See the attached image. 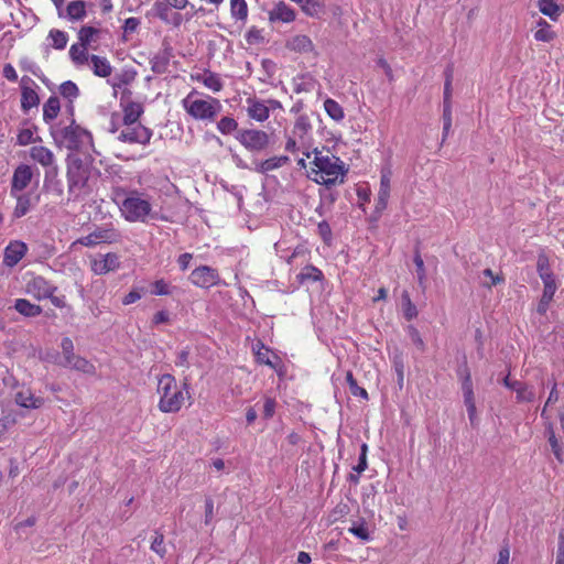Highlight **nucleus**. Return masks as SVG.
I'll return each mask as SVG.
<instances>
[{
	"mask_svg": "<svg viewBox=\"0 0 564 564\" xmlns=\"http://www.w3.org/2000/svg\"><path fill=\"white\" fill-rule=\"evenodd\" d=\"M236 139L250 152H262L270 144L269 134L258 129L238 130Z\"/></svg>",
	"mask_w": 564,
	"mask_h": 564,
	"instance_id": "obj_7",
	"label": "nucleus"
},
{
	"mask_svg": "<svg viewBox=\"0 0 564 564\" xmlns=\"http://www.w3.org/2000/svg\"><path fill=\"white\" fill-rule=\"evenodd\" d=\"M536 270L539 272L540 278L542 281L554 279L553 273L550 271L549 267V260L545 256H539L538 263H536Z\"/></svg>",
	"mask_w": 564,
	"mask_h": 564,
	"instance_id": "obj_45",
	"label": "nucleus"
},
{
	"mask_svg": "<svg viewBox=\"0 0 564 564\" xmlns=\"http://www.w3.org/2000/svg\"><path fill=\"white\" fill-rule=\"evenodd\" d=\"M204 84L206 87L214 91H219L223 88V84L217 74L207 73L204 77Z\"/></svg>",
	"mask_w": 564,
	"mask_h": 564,
	"instance_id": "obj_54",
	"label": "nucleus"
},
{
	"mask_svg": "<svg viewBox=\"0 0 564 564\" xmlns=\"http://www.w3.org/2000/svg\"><path fill=\"white\" fill-rule=\"evenodd\" d=\"M452 128V105H445L443 108V135L442 144L445 142Z\"/></svg>",
	"mask_w": 564,
	"mask_h": 564,
	"instance_id": "obj_46",
	"label": "nucleus"
},
{
	"mask_svg": "<svg viewBox=\"0 0 564 564\" xmlns=\"http://www.w3.org/2000/svg\"><path fill=\"white\" fill-rule=\"evenodd\" d=\"M14 399L20 406L26 409H39L44 403L42 398L34 397L29 389L17 392Z\"/></svg>",
	"mask_w": 564,
	"mask_h": 564,
	"instance_id": "obj_21",
	"label": "nucleus"
},
{
	"mask_svg": "<svg viewBox=\"0 0 564 564\" xmlns=\"http://www.w3.org/2000/svg\"><path fill=\"white\" fill-rule=\"evenodd\" d=\"M99 33V30L94 26L84 25L80 28L78 32V40L80 46L87 47L90 45L91 42H94L96 39V35Z\"/></svg>",
	"mask_w": 564,
	"mask_h": 564,
	"instance_id": "obj_34",
	"label": "nucleus"
},
{
	"mask_svg": "<svg viewBox=\"0 0 564 564\" xmlns=\"http://www.w3.org/2000/svg\"><path fill=\"white\" fill-rule=\"evenodd\" d=\"M33 178V170L30 165L20 164L13 172L11 181V195L15 196L17 193L25 189Z\"/></svg>",
	"mask_w": 564,
	"mask_h": 564,
	"instance_id": "obj_11",
	"label": "nucleus"
},
{
	"mask_svg": "<svg viewBox=\"0 0 564 564\" xmlns=\"http://www.w3.org/2000/svg\"><path fill=\"white\" fill-rule=\"evenodd\" d=\"M30 156L44 167L51 169L52 166H56L54 164L55 156L53 152L43 145L32 147L30 150Z\"/></svg>",
	"mask_w": 564,
	"mask_h": 564,
	"instance_id": "obj_17",
	"label": "nucleus"
},
{
	"mask_svg": "<svg viewBox=\"0 0 564 564\" xmlns=\"http://www.w3.org/2000/svg\"><path fill=\"white\" fill-rule=\"evenodd\" d=\"M167 59L164 57L155 56L152 59V70L156 74H161L166 69Z\"/></svg>",
	"mask_w": 564,
	"mask_h": 564,
	"instance_id": "obj_63",
	"label": "nucleus"
},
{
	"mask_svg": "<svg viewBox=\"0 0 564 564\" xmlns=\"http://www.w3.org/2000/svg\"><path fill=\"white\" fill-rule=\"evenodd\" d=\"M230 12L232 18L245 21L248 17L246 0H230Z\"/></svg>",
	"mask_w": 564,
	"mask_h": 564,
	"instance_id": "obj_36",
	"label": "nucleus"
},
{
	"mask_svg": "<svg viewBox=\"0 0 564 564\" xmlns=\"http://www.w3.org/2000/svg\"><path fill=\"white\" fill-rule=\"evenodd\" d=\"M314 167L307 173L308 178L317 184L332 187L336 184H343L347 174L345 163L329 150L314 149Z\"/></svg>",
	"mask_w": 564,
	"mask_h": 564,
	"instance_id": "obj_1",
	"label": "nucleus"
},
{
	"mask_svg": "<svg viewBox=\"0 0 564 564\" xmlns=\"http://www.w3.org/2000/svg\"><path fill=\"white\" fill-rule=\"evenodd\" d=\"M69 56L75 64L84 65L90 61L87 47L80 46L79 43L73 44L69 50Z\"/></svg>",
	"mask_w": 564,
	"mask_h": 564,
	"instance_id": "obj_31",
	"label": "nucleus"
},
{
	"mask_svg": "<svg viewBox=\"0 0 564 564\" xmlns=\"http://www.w3.org/2000/svg\"><path fill=\"white\" fill-rule=\"evenodd\" d=\"M61 110L59 99L56 96H51L43 105V120L48 123L56 119Z\"/></svg>",
	"mask_w": 564,
	"mask_h": 564,
	"instance_id": "obj_27",
	"label": "nucleus"
},
{
	"mask_svg": "<svg viewBox=\"0 0 564 564\" xmlns=\"http://www.w3.org/2000/svg\"><path fill=\"white\" fill-rule=\"evenodd\" d=\"M90 63L93 65V73L98 77H108L112 73V66L106 57L98 55H90Z\"/></svg>",
	"mask_w": 564,
	"mask_h": 564,
	"instance_id": "obj_22",
	"label": "nucleus"
},
{
	"mask_svg": "<svg viewBox=\"0 0 564 564\" xmlns=\"http://www.w3.org/2000/svg\"><path fill=\"white\" fill-rule=\"evenodd\" d=\"M43 191L58 199L61 204L64 203V185L62 180L58 177L57 166H52L45 171Z\"/></svg>",
	"mask_w": 564,
	"mask_h": 564,
	"instance_id": "obj_9",
	"label": "nucleus"
},
{
	"mask_svg": "<svg viewBox=\"0 0 564 564\" xmlns=\"http://www.w3.org/2000/svg\"><path fill=\"white\" fill-rule=\"evenodd\" d=\"M64 367L75 369V370L82 371L84 373H93L95 371V367L91 362H89L85 358L77 356V355L68 364V366H64Z\"/></svg>",
	"mask_w": 564,
	"mask_h": 564,
	"instance_id": "obj_37",
	"label": "nucleus"
},
{
	"mask_svg": "<svg viewBox=\"0 0 564 564\" xmlns=\"http://www.w3.org/2000/svg\"><path fill=\"white\" fill-rule=\"evenodd\" d=\"M120 212L124 219L130 223H145L148 217L158 218V213L152 212L150 200L138 191H131L121 202Z\"/></svg>",
	"mask_w": 564,
	"mask_h": 564,
	"instance_id": "obj_4",
	"label": "nucleus"
},
{
	"mask_svg": "<svg viewBox=\"0 0 564 564\" xmlns=\"http://www.w3.org/2000/svg\"><path fill=\"white\" fill-rule=\"evenodd\" d=\"M288 162H289V158L285 155L273 156V158H270V159H267V160L260 162V164L257 166L256 170L259 173H267L269 171H273L275 169L281 167L282 165H284Z\"/></svg>",
	"mask_w": 564,
	"mask_h": 564,
	"instance_id": "obj_29",
	"label": "nucleus"
},
{
	"mask_svg": "<svg viewBox=\"0 0 564 564\" xmlns=\"http://www.w3.org/2000/svg\"><path fill=\"white\" fill-rule=\"evenodd\" d=\"M217 128L218 130L223 133V134H229L231 132H234L235 130H237L238 128V123L237 121L231 118V117H223L218 123H217Z\"/></svg>",
	"mask_w": 564,
	"mask_h": 564,
	"instance_id": "obj_49",
	"label": "nucleus"
},
{
	"mask_svg": "<svg viewBox=\"0 0 564 564\" xmlns=\"http://www.w3.org/2000/svg\"><path fill=\"white\" fill-rule=\"evenodd\" d=\"M40 104L39 95L34 89L23 86L21 91V108L24 112H28L31 108L36 107Z\"/></svg>",
	"mask_w": 564,
	"mask_h": 564,
	"instance_id": "obj_28",
	"label": "nucleus"
},
{
	"mask_svg": "<svg viewBox=\"0 0 564 564\" xmlns=\"http://www.w3.org/2000/svg\"><path fill=\"white\" fill-rule=\"evenodd\" d=\"M544 289L542 297L538 304L536 311L539 314L543 315L546 313L551 301L553 300L554 293L556 291L555 279H549L543 281Z\"/></svg>",
	"mask_w": 564,
	"mask_h": 564,
	"instance_id": "obj_19",
	"label": "nucleus"
},
{
	"mask_svg": "<svg viewBox=\"0 0 564 564\" xmlns=\"http://www.w3.org/2000/svg\"><path fill=\"white\" fill-rule=\"evenodd\" d=\"M256 356H257V361L259 364H263V365L270 366L271 368H275L274 362L270 358L269 349H264V351L258 350Z\"/></svg>",
	"mask_w": 564,
	"mask_h": 564,
	"instance_id": "obj_62",
	"label": "nucleus"
},
{
	"mask_svg": "<svg viewBox=\"0 0 564 564\" xmlns=\"http://www.w3.org/2000/svg\"><path fill=\"white\" fill-rule=\"evenodd\" d=\"M247 102V112L250 118L260 122L269 118V106H267L263 101L254 98H248Z\"/></svg>",
	"mask_w": 564,
	"mask_h": 564,
	"instance_id": "obj_18",
	"label": "nucleus"
},
{
	"mask_svg": "<svg viewBox=\"0 0 564 564\" xmlns=\"http://www.w3.org/2000/svg\"><path fill=\"white\" fill-rule=\"evenodd\" d=\"M484 276L489 278L490 282H482L481 285L488 289L497 284H501L505 282V278L502 274H495L491 269H485L482 271Z\"/></svg>",
	"mask_w": 564,
	"mask_h": 564,
	"instance_id": "obj_53",
	"label": "nucleus"
},
{
	"mask_svg": "<svg viewBox=\"0 0 564 564\" xmlns=\"http://www.w3.org/2000/svg\"><path fill=\"white\" fill-rule=\"evenodd\" d=\"M151 550L161 557H164L166 554V549L164 546V535L162 533L155 531V536L151 543Z\"/></svg>",
	"mask_w": 564,
	"mask_h": 564,
	"instance_id": "obj_52",
	"label": "nucleus"
},
{
	"mask_svg": "<svg viewBox=\"0 0 564 564\" xmlns=\"http://www.w3.org/2000/svg\"><path fill=\"white\" fill-rule=\"evenodd\" d=\"M402 300V307H403V315L406 321H412L417 316V310L416 306L412 303L410 299V294L408 291H404L401 296Z\"/></svg>",
	"mask_w": 564,
	"mask_h": 564,
	"instance_id": "obj_39",
	"label": "nucleus"
},
{
	"mask_svg": "<svg viewBox=\"0 0 564 564\" xmlns=\"http://www.w3.org/2000/svg\"><path fill=\"white\" fill-rule=\"evenodd\" d=\"M15 197H17V205L13 210V217L21 218L30 210L31 198H30V195H28V194L15 195Z\"/></svg>",
	"mask_w": 564,
	"mask_h": 564,
	"instance_id": "obj_35",
	"label": "nucleus"
},
{
	"mask_svg": "<svg viewBox=\"0 0 564 564\" xmlns=\"http://www.w3.org/2000/svg\"><path fill=\"white\" fill-rule=\"evenodd\" d=\"M390 182H391V170L383 169L381 171L380 188H379L378 193L390 195Z\"/></svg>",
	"mask_w": 564,
	"mask_h": 564,
	"instance_id": "obj_55",
	"label": "nucleus"
},
{
	"mask_svg": "<svg viewBox=\"0 0 564 564\" xmlns=\"http://www.w3.org/2000/svg\"><path fill=\"white\" fill-rule=\"evenodd\" d=\"M119 267V257L117 253L112 252L95 258L91 261V270L98 275L107 274L108 272L117 270Z\"/></svg>",
	"mask_w": 564,
	"mask_h": 564,
	"instance_id": "obj_12",
	"label": "nucleus"
},
{
	"mask_svg": "<svg viewBox=\"0 0 564 564\" xmlns=\"http://www.w3.org/2000/svg\"><path fill=\"white\" fill-rule=\"evenodd\" d=\"M51 134L58 147H64L72 151H80L93 144L91 133L76 124L74 120L67 126L58 124L53 127Z\"/></svg>",
	"mask_w": 564,
	"mask_h": 564,
	"instance_id": "obj_2",
	"label": "nucleus"
},
{
	"mask_svg": "<svg viewBox=\"0 0 564 564\" xmlns=\"http://www.w3.org/2000/svg\"><path fill=\"white\" fill-rule=\"evenodd\" d=\"M189 280L196 286L208 289L218 283L219 275L215 269L200 265L192 271Z\"/></svg>",
	"mask_w": 564,
	"mask_h": 564,
	"instance_id": "obj_10",
	"label": "nucleus"
},
{
	"mask_svg": "<svg viewBox=\"0 0 564 564\" xmlns=\"http://www.w3.org/2000/svg\"><path fill=\"white\" fill-rule=\"evenodd\" d=\"M90 172L85 163L76 158L67 161V196L65 202L77 200L84 193L88 184Z\"/></svg>",
	"mask_w": 564,
	"mask_h": 564,
	"instance_id": "obj_5",
	"label": "nucleus"
},
{
	"mask_svg": "<svg viewBox=\"0 0 564 564\" xmlns=\"http://www.w3.org/2000/svg\"><path fill=\"white\" fill-rule=\"evenodd\" d=\"M324 108H325V111L327 112V115L332 119H334L336 121H340L344 118L343 107L334 99H330V98L326 99L324 101Z\"/></svg>",
	"mask_w": 564,
	"mask_h": 564,
	"instance_id": "obj_38",
	"label": "nucleus"
},
{
	"mask_svg": "<svg viewBox=\"0 0 564 564\" xmlns=\"http://www.w3.org/2000/svg\"><path fill=\"white\" fill-rule=\"evenodd\" d=\"M408 334H409L411 341L417 347V349H420L421 351H424L425 344H424L419 330L414 326L410 325V326H408Z\"/></svg>",
	"mask_w": 564,
	"mask_h": 564,
	"instance_id": "obj_57",
	"label": "nucleus"
},
{
	"mask_svg": "<svg viewBox=\"0 0 564 564\" xmlns=\"http://www.w3.org/2000/svg\"><path fill=\"white\" fill-rule=\"evenodd\" d=\"M413 262L416 267L417 282L421 286H423L425 279H426V273H425L424 261L419 252H415Z\"/></svg>",
	"mask_w": 564,
	"mask_h": 564,
	"instance_id": "obj_51",
	"label": "nucleus"
},
{
	"mask_svg": "<svg viewBox=\"0 0 564 564\" xmlns=\"http://www.w3.org/2000/svg\"><path fill=\"white\" fill-rule=\"evenodd\" d=\"M118 140L124 143H139L145 145L152 138V130L141 123L121 126Z\"/></svg>",
	"mask_w": 564,
	"mask_h": 564,
	"instance_id": "obj_8",
	"label": "nucleus"
},
{
	"mask_svg": "<svg viewBox=\"0 0 564 564\" xmlns=\"http://www.w3.org/2000/svg\"><path fill=\"white\" fill-rule=\"evenodd\" d=\"M317 229H318V234L321 235L323 240L325 242H328L332 238V230H330V226L328 225V223L325 220L321 221L317 226Z\"/></svg>",
	"mask_w": 564,
	"mask_h": 564,
	"instance_id": "obj_64",
	"label": "nucleus"
},
{
	"mask_svg": "<svg viewBox=\"0 0 564 564\" xmlns=\"http://www.w3.org/2000/svg\"><path fill=\"white\" fill-rule=\"evenodd\" d=\"M135 78V72L123 70L121 74L116 76V83L112 84L113 88H121L124 85L131 84Z\"/></svg>",
	"mask_w": 564,
	"mask_h": 564,
	"instance_id": "obj_50",
	"label": "nucleus"
},
{
	"mask_svg": "<svg viewBox=\"0 0 564 564\" xmlns=\"http://www.w3.org/2000/svg\"><path fill=\"white\" fill-rule=\"evenodd\" d=\"M502 382L505 387L516 391L517 402H532L534 400L535 393L532 387L518 380H511L509 375L503 378Z\"/></svg>",
	"mask_w": 564,
	"mask_h": 564,
	"instance_id": "obj_13",
	"label": "nucleus"
},
{
	"mask_svg": "<svg viewBox=\"0 0 564 564\" xmlns=\"http://www.w3.org/2000/svg\"><path fill=\"white\" fill-rule=\"evenodd\" d=\"M86 3L83 0L70 1L66 8V17L70 21H83L86 17Z\"/></svg>",
	"mask_w": 564,
	"mask_h": 564,
	"instance_id": "obj_24",
	"label": "nucleus"
},
{
	"mask_svg": "<svg viewBox=\"0 0 564 564\" xmlns=\"http://www.w3.org/2000/svg\"><path fill=\"white\" fill-rule=\"evenodd\" d=\"M323 278V273L321 270L313 265H306L299 274L297 279L301 283L311 281L316 282Z\"/></svg>",
	"mask_w": 564,
	"mask_h": 564,
	"instance_id": "obj_33",
	"label": "nucleus"
},
{
	"mask_svg": "<svg viewBox=\"0 0 564 564\" xmlns=\"http://www.w3.org/2000/svg\"><path fill=\"white\" fill-rule=\"evenodd\" d=\"M48 37L53 41V47L56 50H63L66 47L68 36L64 31L51 30Z\"/></svg>",
	"mask_w": 564,
	"mask_h": 564,
	"instance_id": "obj_43",
	"label": "nucleus"
},
{
	"mask_svg": "<svg viewBox=\"0 0 564 564\" xmlns=\"http://www.w3.org/2000/svg\"><path fill=\"white\" fill-rule=\"evenodd\" d=\"M14 308L25 317H35L42 313L41 306L33 304L25 299H18L14 303Z\"/></svg>",
	"mask_w": 564,
	"mask_h": 564,
	"instance_id": "obj_26",
	"label": "nucleus"
},
{
	"mask_svg": "<svg viewBox=\"0 0 564 564\" xmlns=\"http://www.w3.org/2000/svg\"><path fill=\"white\" fill-rule=\"evenodd\" d=\"M367 452H368V446L366 443H364L360 447V455H359L358 464L354 467V470L357 471L358 474H361L368 467Z\"/></svg>",
	"mask_w": 564,
	"mask_h": 564,
	"instance_id": "obj_58",
	"label": "nucleus"
},
{
	"mask_svg": "<svg viewBox=\"0 0 564 564\" xmlns=\"http://www.w3.org/2000/svg\"><path fill=\"white\" fill-rule=\"evenodd\" d=\"M286 46L299 53L312 52L314 48L313 42L307 35H295L288 41Z\"/></svg>",
	"mask_w": 564,
	"mask_h": 564,
	"instance_id": "obj_23",
	"label": "nucleus"
},
{
	"mask_svg": "<svg viewBox=\"0 0 564 564\" xmlns=\"http://www.w3.org/2000/svg\"><path fill=\"white\" fill-rule=\"evenodd\" d=\"M28 291L37 299H46L54 294L56 288L50 284L44 278L35 276L28 283Z\"/></svg>",
	"mask_w": 564,
	"mask_h": 564,
	"instance_id": "obj_15",
	"label": "nucleus"
},
{
	"mask_svg": "<svg viewBox=\"0 0 564 564\" xmlns=\"http://www.w3.org/2000/svg\"><path fill=\"white\" fill-rule=\"evenodd\" d=\"M62 352H63V360L59 361L61 366H68V364L74 359L76 356L74 354V345L70 338L64 337L61 343Z\"/></svg>",
	"mask_w": 564,
	"mask_h": 564,
	"instance_id": "obj_41",
	"label": "nucleus"
},
{
	"mask_svg": "<svg viewBox=\"0 0 564 564\" xmlns=\"http://www.w3.org/2000/svg\"><path fill=\"white\" fill-rule=\"evenodd\" d=\"M346 382L348 383L349 390L352 395L360 397L366 400L368 399V392L364 388L358 386L357 380L354 378L350 371L346 373Z\"/></svg>",
	"mask_w": 564,
	"mask_h": 564,
	"instance_id": "obj_44",
	"label": "nucleus"
},
{
	"mask_svg": "<svg viewBox=\"0 0 564 564\" xmlns=\"http://www.w3.org/2000/svg\"><path fill=\"white\" fill-rule=\"evenodd\" d=\"M144 109L142 104L137 101H129L123 106V117L121 126L137 124L140 122Z\"/></svg>",
	"mask_w": 564,
	"mask_h": 564,
	"instance_id": "obj_16",
	"label": "nucleus"
},
{
	"mask_svg": "<svg viewBox=\"0 0 564 564\" xmlns=\"http://www.w3.org/2000/svg\"><path fill=\"white\" fill-rule=\"evenodd\" d=\"M538 8L541 13L553 21H556L563 12V9L555 2V0H538Z\"/></svg>",
	"mask_w": 564,
	"mask_h": 564,
	"instance_id": "obj_25",
	"label": "nucleus"
},
{
	"mask_svg": "<svg viewBox=\"0 0 564 564\" xmlns=\"http://www.w3.org/2000/svg\"><path fill=\"white\" fill-rule=\"evenodd\" d=\"M458 375H459V378L462 379V391L463 392H467V391L474 390L473 389L471 376H470V372H469V370H468V368L466 366H465V368L463 370L458 371Z\"/></svg>",
	"mask_w": 564,
	"mask_h": 564,
	"instance_id": "obj_59",
	"label": "nucleus"
},
{
	"mask_svg": "<svg viewBox=\"0 0 564 564\" xmlns=\"http://www.w3.org/2000/svg\"><path fill=\"white\" fill-rule=\"evenodd\" d=\"M319 196L323 204L333 205L338 197V193L332 191V187L325 186L319 189Z\"/></svg>",
	"mask_w": 564,
	"mask_h": 564,
	"instance_id": "obj_56",
	"label": "nucleus"
},
{
	"mask_svg": "<svg viewBox=\"0 0 564 564\" xmlns=\"http://www.w3.org/2000/svg\"><path fill=\"white\" fill-rule=\"evenodd\" d=\"M118 236L119 235L115 229L97 228L95 231H93V237L97 240L98 243H111L117 240Z\"/></svg>",
	"mask_w": 564,
	"mask_h": 564,
	"instance_id": "obj_40",
	"label": "nucleus"
},
{
	"mask_svg": "<svg viewBox=\"0 0 564 564\" xmlns=\"http://www.w3.org/2000/svg\"><path fill=\"white\" fill-rule=\"evenodd\" d=\"M197 93H189L183 100L182 105L186 112L196 120L213 121L221 110L218 99L209 97L208 99L195 98Z\"/></svg>",
	"mask_w": 564,
	"mask_h": 564,
	"instance_id": "obj_6",
	"label": "nucleus"
},
{
	"mask_svg": "<svg viewBox=\"0 0 564 564\" xmlns=\"http://www.w3.org/2000/svg\"><path fill=\"white\" fill-rule=\"evenodd\" d=\"M540 29L534 33L536 41L551 42L555 39L556 34L552 31L551 25L543 19L539 21Z\"/></svg>",
	"mask_w": 564,
	"mask_h": 564,
	"instance_id": "obj_32",
	"label": "nucleus"
},
{
	"mask_svg": "<svg viewBox=\"0 0 564 564\" xmlns=\"http://www.w3.org/2000/svg\"><path fill=\"white\" fill-rule=\"evenodd\" d=\"M452 80H453V67L448 66L445 70V84H444V102L443 105H452Z\"/></svg>",
	"mask_w": 564,
	"mask_h": 564,
	"instance_id": "obj_48",
	"label": "nucleus"
},
{
	"mask_svg": "<svg viewBox=\"0 0 564 564\" xmlns=\"http://www.w3.org/2000/svg\"><path fill=\"white\" fill-rule=\"evenodd\" d=\"M188 359H189V349H188V347H186V348L182 349L180 352H177L176 359H175V366L188 369L191 367Z\"/></svg>",
	"mask_w": 564,
	"mask_h": 564,
	"instance_id": "obj_60",
	"label": "nucleus"
},
{
	"mask_svg": "<svg viewBox=\"0 0 564 564\" xmlns=\"http://www.w3.org/2000/svg\"><path fill=\"white\" fill-rule=\"evenodd\" d=\"M271 22L281 21L284 23L292 22L295 19V12L284 2H279L269 13Z\"/></svg>",
	"mask_w": 564,
	"mask_h": 564,
	"instance_id": "obj_20",
	"label": "nucleus"
},
{
	"mask_svg": "<svg viewBox=\"0 0 564 564\" xmlns=\"http://www.w3.org/2000/svg\"><path fill=\"white\" fill-rule=\"evenodd\" d=\"M158 393L160 394L159 409L164 413H175L181 410L185 395L184 392L176 384L174 376L165 373L161 376L158 383Z\"/></svg>",
	"mask_w": 564,
	"mask_h": 564,
	"instance_id": "obj_3",
	"label": "nucleus"
},
{
	"mask_svg": "<svg viewBox=\"0 0 564 564\" xmlns=\"http://www.w3.org/2000/svg\"><path fill=\"white\" fill-rule=\"evenodd\" d=\"M59 94L68 100L69 109H73V101L79 96V89L77 85L72 80H66L59 85Z\"/></svg>",
	"mask_w": 564,
	"mask_h": 564,
	"instance_id": "obj_30",
	"label": "nucleus"
},
{
	"mask_svg": "<svg viewBox=\"0 0 564 564\" xmlns=\"http://www.w3.org/2000/svg\"><path fill=\"white\" fill-rule=\"evenodd\" d=\"M33 141V131L31 129H23L18 133L17 143L19 145H28Z\"/></svg>",
	"mask_w": 564,
	"mask_h": 564,
	"instance_id": "obj_61",
	"label": "nucleus"
},
{
	"mask_svg": "<svg viewBox=\"0 0 564 564\" xmlns=\"http://www.w3.org/2000/svg\"><path fill=\"white\" fill-rule=\"evenodd\" d=\"M349 532L362 541L370 540L369 529L364 520L359 523H354L352 527L349 528Z\"/></svg>",
	"mask_w": 564,
	"mask_h": 564,
	"instance_id": "obj_47",
	"label": "nucleus"
},
{
	"mask_svg": "<svg viewBox=\"0 0 564 564\" xmlns=\"http://www.w3.org/2000/svg\"><path fill=\"white\" fill-rule=\"evenodd\" d=\"M28 247L22 241H12L4 249L3 262L7 267H14L24 257Z\"/></svg>",
	"mask_w": 564,
	"mask_h": 564,
	"instance_id": "obj_14",
	"label": "nucleus"
},
{
	"mask_svg": "<svg viewBox=\"0 0 564 564\" xmlns=\"http://www.w3.org/2000/svg\"><path fill=\"white\" fill-rule=\"evenodd\" d=\"M300 6L310 17H317L324 8L322 0H304Z\"/></svg>",
	"mask_w": 564,
	"mask_h": 564,
	"instance_id": "obj_42",
	"label": "nucleus"
}]
</instances>
